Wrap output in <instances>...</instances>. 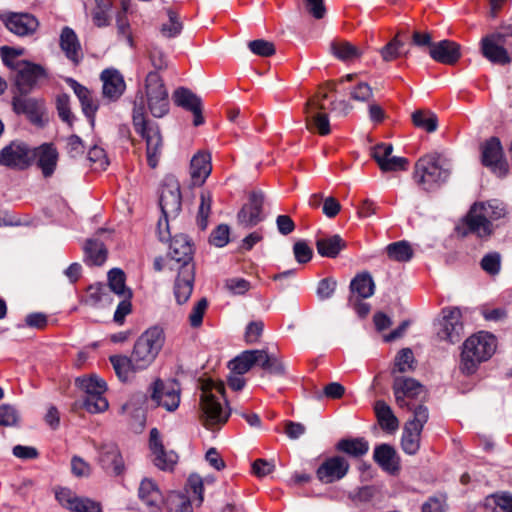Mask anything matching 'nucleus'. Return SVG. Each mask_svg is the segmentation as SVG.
<instances>
[{
	"mask_svg": "<svg viewBox=\"0 0 512 512\" xmlns=\"http://www.w3.org/2000/svg\"><path fill=\"white\" fill-rule=\"evenodd\" d=\"M165 334L162 328L154 326L143 332L134 343L131 355H114L110 362L118 378L127 382L136 372L147 369L163 348Z\"/></svg>",
	"mask_w": 512,
	"mask_h": 512,
	"instance_id": "nucleus-1",
	"label": "nucleus"
},
{
	"mask_svg": "<svg viewBox=\"0 0 512 512\" xmlns=\"http://www.w3.org/2000/svg\"><path fill=\"white\" fill-rule=\"evenodd\" d=\"M506 214L504 204L498 200L474 203L458 229L463 235L471 233L480 238L488 237L493 233V222Z\"/></svg>",
	"mask_w": 512,
	"mask_h": 512,
	"instance_id": "nucleus-2",
	"label": "nucleus"
},
{
	"mask_svg": "<svg viewBox=\"0 0 512 512\" xmlns=\"http://www.w3.org/2000/svg\"><path fill=\"white\" fill-rule=\"evenodd\" d=\"M497 348V340L489 332H478L468 337L463 345L460 369L463 373L473 374L480 363L490 359Z\"/></svg>",
	"mask_w": 512,
	"mask_h": 512,
	"instance_id": "nucleus-3",
	"label": "nucleus"
},
{
	"mask_svg": "<svg viewBox=\"0 0 512 512\" xmlns=\"http://www.w3.org/2000/svg\"><path fill=\"white\" fill-rule=\"evenodd\" d=\"M451 173L448 160L437 153L419 158L414 166L413 179L425 191H433L445 183Z\"/></svg>",
	"mask_w": 512,
	"mask_h": 512,
	"instance_id": "nucleus-4",
	"label": "nucleus"
},
{
	"mask_svg": "<svg viewBox=\"0 0 512 512\" xmlns=\"http://www.w3.org/2000/svg\"><path fill=\"white\" fill-rule=\"evenodd\" d=\"M200 409L201 422L212 429L216 425H223L227 422L230 412L220 402V396L224 397L225 387L222 382L216 383L206 380L201 385Z\"/></svg>",
	"mask_w": 512,
	"mask_h": 512,
	"instance_id": "nucleus-5",
	"label": "nucleus"
},
{
	"mask_svg": "<svg viewBox=\"0 0 512 512\" xmlns=\"http://www.w3.org/2000/svg\"><path fill=\"white\" fill-rule=\"evenodd\" d=\"M133 125L146 142L147 161L151 168L158 165L163 150V139L158 125L145 118L143 105L135 104L133 109Z\"/></svg>",
	"mask_w": 512,
	"mask_h": 512,
	"instance_id": "nucleus-6",
	"label": "nucleus"
},
{
	"mask_svg": "<svg viewBox=\"0 0 512 512\" xmlns=\"http://www.w3.org/2000/svg\"><path fill=\"white\" fill-rule=\"evenodd\" d=\"M428 409L419 405L414 409L413 418L408 420L403 429L401 446L405 453L414 455L420 448L421 432L428 421Z\"/></svg>",
	"mask_w": 512,
	"mask_h": 512,
	"instance_id": "nucleus-7",
	"label": "nucleus"
},
{
	"mask_svg": "<svg viewBox=\"0 0 512 512\" xmlns=\"http://www.w3.org/2000/svg\"><path fill=\"white\" fill-rule=\"evenodd\" d=\"M146 97L151 114L163 117L169 110L168 92L160 75L149 72L146 77Z\"/></svg>",
	"mask_w": 512,
	"mask_h": 512,
	"instance_id": "nucleus-8",
	"label": "nucleus"
},
{
	"mask_svg": "<svg viewBox=\"0 0 512 512\" xmlns=\"http://www.w3.org/2000/svg\"><path fill=\"white\" fill-rule=\"evenodd\" d=\"M392 388L397 405L413 412L419 406L413 401L425 394L424 386L420 382L405 376H395Z\"/></svg>",
	"mask_w": 512,
	"mask_h": 512,
	"instance_id": "nucleus-9",
	"label": "nucleus"
},
{
	"mask_svg": "<svg viewBox=\"0 0 512 512\" xmlns=\"http://www.w3.org/2000/svg\"><path fill=\"white\" fill-rule=\"evenodd\" d=\"M151 400L168 412H174L180 404L181 388L177 381L157 379L150 388Z\"/></svg>",
	"mask_w": 512,
	"mask_h": 512,
	"instance_id": "nucleus-10",
	"label": "nucleus"
},
{
	"mask_svg": "<svg viewBox=\"0 0 512 512\" xmlns=\"http://www.w3.org/2000/svg\"><path fill=\"white\" fill-rule=\"evenodd\" d=\"M34 160L32 149L22 141H12L0 150V165L23 170Z\"/></svg>",
	"mask_w": 512,
	"mask_h": 512,
	"instance_id": "nucleus-11",
	"label": "nucleus"
},
{
	"mask_svg": "<svg viewBox=\"0 0 512 512\" xmlns=\"http://www.w3.org/2000/svg\"><path fill=\"white\" fill-rule=\"evenodd\" d=\"M481 160L484 166L500 177L505 176L508 172V163L497 137H491L482 144Z\"/></svg>",
	"mask_w": 512,
	"mask_h": 512,
	"instance_id": "nucleus-12",
	"label": "nucleus"
},
{
	"mask_svg": "<svg viewBox=\"0 0 512 512\" xmlns=\"http://www.w3.org/2000/svg\"><path fill=\"white\" fill-rule=\"evenodd\" d=\"M462 314L459 308L450 307L442 310V319L437 336L440 340L455 344L461 339L463 333Z\"/></svg>",
	"mask_w": 512,
	"mask_h": 512,
	"instance_id": "nucleus-13",
	"label": "nucleus"
},
{
	"mask_svg": "<svg viewBox=\"0 0 512 512\" xmlns=\"http://www.w3.org/2000/svg\"><path fill=\"white\" fill-rule=\"evenodd\" d=\"M14 73L15 85L21 94H28L38 80L45 76V71L40 65L28 61H17Z\"/></svg>",
	"mask_w": 512,
	"mask_h": 512,
	"instance_id": "nucleus-14",
	"label": "nucleus"
},
{
	"mask_svg": "<svg viewBox=\"0 0 512 512\" xmlns=\"http://www.w3.org/2000/svg\"><path fill=\"white\" fill-rule=\"evenodd\" d=\"M192 255L193 246L189 238L183 234L175 236L170 244V269L179 271L185 269L186 266H194Z\"/></svg>",
	"mask_w": 512,
	"mask_h": 512,
	"instance_id": "nucleus-15",
	"label": "nucleus"
},
{
	"mask_svg": "<svg viewBox=\"0 0 512 512\" xmlns=\"http://www.w3.org/2000/svg\"><path fill=\"white\" fill-rule=\"evenodd\" d=\"M325 109L317 99H309L305 106L306 128L311 132H317L321 136L328 135L331 132L328 114L321 112Z\"/></svg>",
	"mask_w": 512,
	"mask_h": 512,
	"instance_id": "nucleus-16",
	"label": "nucleus"
},
{
	"mask_svg": "<svg viewBox=\"0 0 512 512\" xmlns=\"http://www.w3.org/2000/svg\"><path fill=\"white\" fill-rule=\"evenodd\" d=\"M264 195L260 191L251 192L248 202L241 208L237 215L238 225L243 228H251L262 220V206Z\"/></svg>",
	"mask_w": 512,
	"mask_h": 512,
	"instance_id": "nucleus-17",
	"label": "nucleus"
},
{
	"mask_svg": "<svg viewBox=\"0 0 512 512\" xmlns=\"http://www.w3.org/2000/svg\"><path fill=\"white\" fill-rule=\"evenodd\" d=\"M505 42V35L494 33L484 37L481 41L482 54L489 61L505 65L511 62L507 50L502 46Z\"/></svg>",
	"mask_w": 512,
	"mask_h": 512,
	"instance_id": "nucleus-18",
	"label": "nucleus"
},
{
	"mask_svg": "<svg viewBox=\"0 0 512 512\" xmlns=\"http://www.w3.org/2000/svg\"><path fill=\"white\" fill-rule=\"evenodd\" d=\"M348 461L341 456L326 459L317 469V478L325 484L333 483L346 476L349 470Z\"/></svg>",
	"mask_w": 512,
	"mask_h": 512,
	"instance_id": "nucleus-19",
	"label": "nucleus"
},
{
	"mask_svg": "<svg viewBox=\"0 0 512 512\" xmlns=\"http://www.w3.org/2000/svg\"><path fill=\"white\" fill-rule=\"evenodd\" d=\"M393 146L381 143L374 147L372 157L383 172L406 170L408 160L404 157L392 156Z\"/></svg>",
	"mask_w": 512,
	"mask_h": 512,
	"instance_id": "nucleus-20",
	"label": "nucleus"
},
{
	"mask_svg": "<svg viewBox=\"0 0 512 512\" xmlns=\"http://www.w3.org/2000/svg\"><path fill=\"white\" fill-rule=\"evenodd\" d=\"M57 501L64 508L73 512H101L100 506L89 500L78 497L68 488H59L55 491Z\"/></svg>",
	"mask_w": 512,
	"mask_h": 512,
	"instance_id": "nucleus-21",
	"label": "nucleus"
},
{
	"mask_svg": "<svg viewBox=\"0 0 512 512\" xmlns=\"http://www.w3.org/2000/svg\"><path fill=\"white\" fill-rule=\"evenodd\" d=\"M160 207L165 217L175 216L181 209L180 186L177 181L169 180L162 186Z\"/></svg>",
	"mask_w": 512,
	"mask_h": 512,
	"instance_id": "nucleus-22",
	"label": "nucleus"
},
{
	"mask_svg": "<svg viewBox=\"0 0 512 512\" xmlns=\"http://www.w3.org/2000/svg\"><path fill=\"white\" fill-rule=\"evenodd\" d=\"M149 446L155 466L161 470H169L173 468L177 462L178 456L173 451H165L160 439L159 431L156 428H153L150 431Z\"/></svg>",
	"mask_w": 512,
	"mask_h": 512,
	"instance_id": "nucleus-23",
	"label": "nucleus"
},
{
	"mask_svg": "<svg viewBox=\"0 0 512 512\" xmlns=\"http://www.w3.org/2000/svg\"><path fill=\"white\" fill-rule=\"evenodd\" d=\"M174 102L193 113V123L195 126L203 124L202 102L201 99L189 89L178 88L173 94Z\"/></svg>",
	"mask_w": 512,
	"mask_h": 512,
	"instance_id": "nucleus-24",
	"label": "nucleus"
},
{
	"mask_svg": "<svg viewBox=\"0 0 512 512\" xmlns=\"http://www.w3.org/2000/svg\"><path fill=\"white\" fill-rule=\"evenodd\" d=\"M99 463L107 473L113 475H120L124 470L122 456L114 443H106L99 448Z\"/></svg>",
	"mask_w": 512,
	"mask_h": 512,
	"instance_id": "nucleus-25",
	"label": "nucleus"
},
{
	"mask_svg": "<svg viewBox=\"0 0 512 512\" xmlns=\"http://www.w3.org/2000/svg\"><path fill=\"white\" fill-rule=\"evenodd\" d=\"M5 25L9 31L18 36H28L35 33L39 22L31 14L12 13L7 16Z\"/></svg>",
	"mask_w": 512,
	"mask_h": 512,
	"instance_id": "nucleus-26",
	"label": "nucleus"
},
{
	"mask_svg": "<svg viewBox=\"0 0 512 512\" xmlns=\"http://www.w3.org/2000/svg\"><path fill=\"white\" fill-rule=\"evenodd\" d=\"M430 57L442 64L452 65L455 64L460 56V46L450 40H442L437 43H434L430 47L429 51Z\"/></svg>",
	"mask_w": 512,
	"mask_h": 512,
	"instance_id": "nucleus-27",
	"label": "nucleus"
},
{
	"mask_svg": "<svg viewBox=\"0 0 512 512\" xmlns=\"http://www.w3.org/2000/svg\"><path fill=\"white\" fill-rule=\"evenodd\" d=\"M211 155L206 151H198L190 162V177L194 186H201L211 174Z\"/></svg>",
	"mask_w": 512,
	"mask_h": 512,
	"instance_id": "nucleus-28",
	"label": "nucleus"
},
{
	"mask_svg": "<svg viewBox=\"0 0 512 512\" xmlns=\"http://www.w3.org/2000/svg\"><path fill=\"white\" fill-rule=\"evenodd\" d=\"M12 105L13 110L17 114H26L34 123H38L40 121L44 109L42 101L27 97V94L19 93V95H15L13 97Z\"/></svg>",
	"mask_w": 512,
	"mask_h": 512,
	"instance_id": "nucleus-29",
	"label": "nucleus"
},
{
	"mask_svg": "<svg viewBox=\"0 0 512 512\" xmlns=\"http://www.w3.org/2000/svg\"><path fill=\"white\" fill-rule=\"evenodd\" d=\"M103 82V95L110 100L118 99L125 91L126 85L121 73L113 68L105 69L101 73Z\"/></svg>",
	"mask_w": 512,
	"mask_h": 512,
	"instance_id": "nucleus-30",
	"label": "nucleus"
},
{
	"mask_svg": "<svg viewBox=\"0 0 512 512\" xmlns=\"http://www.w3.org/2000/svg\"><path fill=\"white\" fill-rule=\"evenodd\" d=\"M140 500L151 510L157 511L164 503L161 490L155 481L150 478H144L138 489Z\"/></svg>",
	"mask_w": 512,
	"mask_h": 512,
	"instance_id": "nucleus-31",
	"label": "nucleus"
},
{
	"mask_svg": "<svg viewBox=\"0 0 512 512\" xmlns=\"http://www.w3.org/2000/svg\"><path fill=\"white\" fill-rule=\"evenodd\" d=\"M34 159H37V164L42 170L45 177L51 176L56 168L58 161V152L52 144H42L39 147L32 149Z\"/></svg>",
	"mask_w": 512,
	"mask_h": 512,
	"instance_id": "nucleus-32",
	"label": "nucleus"
},
{
	"mask_svg": "<svg viewBox=\"0 0 512 512\" xmlns=\"http://www.w3.org/2000/svg\"><path fill=\"white\" fill-rule=\"evenodd\" d=\"M194 266H186L178 271L174 286V294L178 304L188 301L193 291Z\"/></svg>",
	"mask_w": 512,
	"mask_h": 512,
	"instance_id": "nucleus-33",
	"label": "nucleus"
},
{
	"mask_svg": "<svg viewBox=\"0 0 512 512\" xmlns=\"http://www.w3.org/2000/svg\"><path fill=\"white\" fill-rule=\"evenodd\" d=\"M374 461L386 472L394 474L399 470L396 450L389 444H380L374 450Z\"/></svg>",
	"mask_w": 512,
	"mask_h": 512,
	"instance_id": "nucleus-34",
	"label": "nucleus"
},
{
	"mask_svg": "<svg viewBox=\"0 0 512 512\" xmlns=\"http://www.w3.org/2000/svg\"><path fill=\"white\" fill-rule=\"evenodd\" d=\"M69 86L74 91L76 96L78 97L83 113L91 119V122L93 123V117L95 112L98 109L97 101L94 99L92 93L90 90H88L85 86L79 84L74 79H68L67 80Z\"/></svg>",
	"mask_w": 512,
	"mask_h": 512,
	"instance_id": "nucleus-35",
	"label": "nucleus"
},
{
	"mask_svg": "<svg viewBox=\"0 0 512 512\" xmlns=\"http://www.w3.org/2000/svg\"><path fill=\"white\" fill-rule=\"evenodd\" d=\"M330 52L333 56L343 62H353L359 59L363 54L362 49L341 39H336L331 42Z\"/></svg>",
	"mask_w": 512,
	"mask_h": 512,
	"instance_id": "nucleus-36",
	"label": "nucleus"
},
{
	"mask_svg": "<svg viewBox=\"0 0 512 512\" xmlns=\"http://www.w3.org/2000/svg\"><path fill=\"white\" fill-rule=\"evenodd\" d=\"M60 46L66 56L74 63H78L82 58L81 46L75 32L69 28H63L60 35Z\"/></svg>",
	"mask_w": 512,
	"mask_h": 512,
	"instance_id": "nucleus-37",
	"label": "nucleus"
},
{
	"mask_svg": "<svg viewBox=\"0 0 512 512\" xmlns=\"http://www.w3.org/2000/svg\"><path fill=\"white\" fill-rule=\"evenodd\" d=\"M260 350H246L229 362L231 371L238 375L248 372L252 366L258 365L260 358Z\"/></svg>",
	"mask_w": 512,
	"mask_h": 512,
	"instance_id": "nucleus-38",
	"label": "nucleus"
},
{
	"mask_svg": "<svg viewBox=\"0 0 512 512\" xmlns=\"http://www.w3.org/2000/svg\"><path fill=\"white\" fill-rule=\"evenodd\" d=\"M346 247V242L339 235L321 237L316 240L317 252L322 257L335 258Z\"/></svg>",
	"mask_w": 512,
	"mask_h": 512,
	"instance_id": "nucleus-39",
	"label": "nucleus"
},
{
	"mask_svg": "<svg viewBox=\"0 0 512 512\" xmlns=\"http://www.w3.org/2000/svg\"><path fill=\"white\" fill-rule=\"evenodd\" d=\"M375 284L369 273L356 275L350 283L351 296L369 298L374 294Z\"/></svg>",
	"mask_w": 512,
	"mask_h": 512,
	"instance_id": "nucleus-40",
	"label": "nucleus"
},
{
	"mask_svg": "<svg viewBox=\"0 0 512 512\" xmlns=\"http://www.w3.org/2000/svg\"><path fill=\"white\" fill-rule=\"evenodd\" d=\"M404 34L398 33L389 41L381 50L380 55L385 62L394 61L400 56H407L408 51H404L405 40Z\"/></svg>",
	"mask_w": 512,
	"mask_h": 512,
	"instance_id": "nucleus-41",
	"label": "nucleus"
},
{
	"mask_svg": "<svg viewBox=\"0 0 512 512\" xmlns=\"http://www.w3.org/2000/svg\"><path fill=\"white\" fill-rule=\"evenodd\" d=\"M374 409L379 425L383 430L394 432L398 429V419L393 414L390 406H388L384 401L379 400L375 403Z\"/></svg>",
	"mask_w": 512,
	"mask_h": 512,
	"instance_id": "nucleus-42",
	"label": "nucleus"
},
{
	"mask_svg": "<svg viewBox=\"0 0 512 512\" xmlns=\"http://www.w3.org/2000/svg\"><path fill=\"white\" fill-rule=\"evenodd\" d=\"M337 450L358 458L369 450V443L364 438L342 439L337 443Z\"/></svg>",
	"mask_w": 512,
	"mask_h": 512,
	"instance_id": "nucleus-43",
	"label": "nucleus"
},
{
	"mask_svg": "<svg viewBox=\"0 0 512 512\" xmlns=\"http://www.w3.org/2000/svg\"><path fill=\"white\" fill-rule=\"evenodd\" d=\"M86 261L91 265H102L107 258V250L103 243L96 240H88L84 247Z\"/></svg>",
	"mask_w": 512,
	"mask_h": 512,
	"instance_id": "nucleus-44",
	"label": "nucleus"
},
{
	"mask_svg": "<svg viewBox=\"0 0 512 512\" xmlns=\"http://www.w3.org/2000/svg\"><path fill=\"white\" fill-rule=\"evenodd\" d=\"M107 288L119 297H132V292L125 285V274L121 269L114 268L109 271Z\"/></svg>",
	"mask_w": 512,
	"mask_h": 512,
	"instance_id": "nucleus-45",
	"label": "nucleus"
},
{
	"mask_svg": "<svg viewBox=\"0 0 512 512\" xmlns=\"http://www.w3.org/2000/svg\"><path fill=\"white\" fill-rule=\"evenodd\" d=\"M76 383L87 396L103 395L107 390L106 382L96 375L77 378Z\"/></svg>",
	"mask_w": 512,
	"mask_h": 512,
	"instance_id": "nucleus-46",
	"label": "nucleus"
},
{
	"mask_svg": "<svg viewBox=\"0 0 512 512\" xmlns=\"http://www.w3.org/2000/svg\"><path fill=\"white\" fill-rule=\"evenodd\" d=\"M387 256L396 262H407L413 257V249L407 241H398L386 247Z\"/></svg>",
	"mask_w": 512,
	"mask_h": 512,
	"instance_id": "nucleus-47",
	"label": "nucleus"
},
{
	"mask_svg": "<svg viewBox=\"0 0 512 512\" xmlns=\"http://www.w3.org/2000/svg\"><path fill=\"white\" fill-rule=\"evenodd\" d=\"M484 506L492 512H512V495L493 494L485 499Z\"/></svg>",
	"mask_w": 512,
	"mask_h": 512,
	"instance_id": "nucleus-48",
	"label": "nucleus"
},
{
	"mask_svg": "<svg viewBox=\"0 0 512 512\" xmlns=\"http://www.w3.org/2000/svg\"><path fill=\"white\" fill-rule=\"evenodd\" d=\"M415 368V359L411 349L404 348L398 352L395 357L394 368L392 373H405Z\"/></svg>",
	"mask_w": 512,
	"mask_h": 512,
	"instance_id": "nucleus-49",
	"label": "nucleus"
},
{
	"mask_svg": "<svg viewBox=\"0 0 512 512\" xmlns=\"http://www.w3.org/2000/svg\"><path fill=\"white\" fill-rule=\"evenodd\" d=\"M259 356V366L264 370L276 375H283L285 373L283 363L274 354H268L267 351L260 350Z\"/></svg>",
	"mask_w": 512,
	"mask_h": 512,
	"instance_id": "nucleus-50",
	"label": "nucleus"
},
{
	"mask_svg": "<svg viewBox=\"0 0 512 512\" xmlns=\"http://www.w3.org/2000/svg\"><path fill=\"white\" fill-rule=\"evenodd\" d=\"M167 16L168 21L161 25L160 32L165 38H174L181 33L183 24L173 10L167 9Z\"/></svg>",
	"mask_w": 512,
	"mask_h": 512,
	"instance_id": "nucleus-51",
	"label": "nucleus"
},
{
	"mask_svg": "<svg viewBox=\"0 0 512 512\" xmlns=\"http://www.w3.org/2000/svg\"><path fill=\"white\" fill-rule=\"evenodd\" d=\"M413 124L427 132H434L437 129V117L430 112L422 110L415 111L412 114Z\"/></svg>",
	"mask_w": 512,
	"mask_h": 512,
	"instance_id": "nucleus-52",
	"label": "nucleus"
},
{
	"mask_svg": "<svg viewBox=\"0 0 512 512\" xmlns=\"http://www.w3.org/2000/svg\"><path fill=\"white\" fill-rule=\"evenodd\" d=\"M169 512H193L189 498L181 493H172L168 497Z\"/></svg>",
	"mask_w": 512,
	"mask_h": 512,
	"instance_id": "nucleus-53",
	"label": "nucleus"
},
{
	"mask_svg": "<svg viewBox=\"0 0 512 512\" xmlns=\"http://www.w3.org/2000/svg\"><path fill=\"white\" fill-rule=\"evenodd\" d=\"M149 59L151 62V65L155 68L157 71L166 70L169 67V61L166 53L164 50L157 46L152 45L149 49Z\"/></svg>",
	"mask_w": 512,
	"mask_h": 512,
	"instance_id": "nucleus-54",
	"label": "nucleus"
},
{
	"mask_svg": "<svg viewBox=\"0 0 512 512\" xmlns=\"http://www.w3.org/2000/svg\"><path fill=\"white\" fill-rule=\"evenodd\" d=\"M480 266L489 275H497L501 269V255L498 252L486 254L482 258Z\"/></svg>",
	"mask_w": 512,
	"mask_h": 512,
	"instance_id": "nucleus-55",
	"label": "nucleus"
},
{
	"mask_svg": "<svg viewBox=\"0 0 512 512\" xmlns=\"http://www.w3.org/2000/svg\"><path fill=\"white\" fill-rule=\"evenodd\" d=\"M248 47L252 53L261 57H270L276 52L274 44L264 39L250 41Z\"/></svg>",
	"mask_w": 512,
	"mask_h": 512,
	"instance_id": "nucleus-56",
	"label": "nucleus"
},
{
	"mask_svg": "<svg viewBox=\"0 0 512 512\" xmlns=\"http://www.w3.org/2000/svg\"><path fill=\"white\" fill-rule=\"evenodd\" d=\"M84 408L89 413H101L108 409V401L103 395L86 396Z\"/></svg>",
	"mask_w": 512,
	"mask_h": 512,
	"instance_id": "nucleus-57",
	"label": "nucleus"
},
{
	"mask_svg": "<svg viewBox=\"0 0 512 512\" xmlns=\"http://www.w3.org/2000/svg\"><path fill=\"white\" fill-rule=\"evenodd\" d=\"M212 196L210 192H202L198 211V224L202 229L207 226V218L211 210Z\"/></svg>",
	"mask_w": 512,
	"mask_h": 512,
	"instance_id": "nucleus-58",
	"label": "nucleus"
},
{
	"mask_svg": "<svg viewBox=\"0 0 512 512\" xmlns=\"http://www.w3.org/2000/svg\"><path fill=\"white\" fill-rule=\"evenodd\" d=\"M207 307L208 301L206 298H201L199 301H197L188 317L191 327L197 328L202 324L203 316L207 310Z\"/></svg>",
	"mask_w": 512,
	"mask_h": 512,
	"instance_id": "nucleus-59",
	"label": "nucleus"
},
{
	"mask_svg": "<svg viewBox=\"0 0 512 512\" xmlns=\"http://www.w3.org/2000/svg\"><path fill=\"white\" fill-rule=\"evenodd\" d=\"M56 106L59 117L71 126L74 116L70 110L69 96L66 94L59 95L56 100Z\"/></svg>",
	"mask_w": 512,
	"mask_h": 512,
	"instance_id": "nucleus-60",
	"label": "nucleus"
},
{
	"mask_svg": "<svg viewBox=\"0 0 512 512\" xmlns=\"http://www.w3.org/2000/svg\"><path fill=\"white\" fill-rule=\"evenodd\" d=\"M225 288L233 295H243L250 290V282L244 278L233 277L225 281Z\"/></svg>",
	"mask_w": 512,
	"mask_h": 512,
	"instance_id": "nucleus-61",
	"label": "nucleus"
},
{
	"mask_svg": "<svg viewBox=\"0 0 512 512\" xmlns=\"http://www.w3.org/2000/svg\"><path fill=\"white\" fill-rule=\"evenodd\" d=\"M229 234V226L221 224L212 231L210 243L216 247H224L229 242Z\"/></svg>",
	"mask_w": 512,
	"mask_h": 512,
	"instance_id": "nucleus-62",
	"label": "nucleus"
},
{
	"mask_svg": "<svg viewBox=\"0 0 512 512\" xmlns=\"http://www.w3.org/2000/svg\"><path fill=\"white\" fill-rule=\"evenodd\" d=\"M293 253L296 261L300 264L309 262L313 255L312 249L303 240H299L294 244Z\"/></svg>",
	"mask_w": 512,
	"mask_h": 512,
	"instance_id": "nucleus-63",
	"label": "nucleus"
},
{
	"mask_svg": "<svg viewBox=\"0 0 512 512\" xmlns=\"http://www.w3.org/2000/svg\"><path fill=\"white\" fill-rule=\"evenodd\" d=\"M446 506V498L444 496H433L428 498L422 505V512H444Z\"/></svg>",
	"mask_w": 512,
	"mask_h": 512,
	"instance_id": "nucleus-64",
	"label": "nucleus"
}]
</instances>
